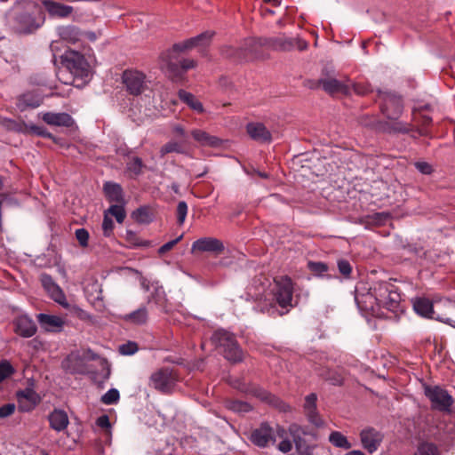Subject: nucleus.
<instances>
[{"mask_svg": "<svg viewBox=\"0 0 455 455\" xmlns=\"http://www.w3.org/2000/svg\"><path fill=\"white\" fill-rule=\"evenodd\" d=\"M48 420L51 428L57 432L66 429L69 423L68 414L64 411L59 409H54L48 415Z\"/></svg>", "mask_w": 455, "mask_h": 455, "instance_id": "25", "label": "nucleus"}, {"mask_svg": "<svg viewBox=\"0 0 455 455\" xmlns=\"http://www.w3.org/2000/svg\"><path fill=\"white\" fill-rule=\"evenodd\" d=\"M395 122L392 124H387L384 130L389 133H409L413 129L412 126L410 124L403 123V122Z\"/></svg>", "mask_w": 455, "mask_h": 455, "instance_id": "37", "label": "nucleus"}, {"mask_svg": "<svg viewBox=\"0 0 455 455\" xmlns=\"http://www.w3.org/2000/svg\"><path fill=\"white\" fill-rule=\"evenodd\" d=\"M66 67L76 76L85 78L89 76L90 69L88 62L83 54L77 51L68 50L62 56Z\"/></svg>", "mask_w": 455, "mask_h": 455, "instance_id": "9", "label": "nucleus"}, {"mask_svg": "<svg viewBox=\"0 0 455 455\" xmlns=\"http://www.w3.org/2000/svg\"><path fill=\"white\" fill-rule=\"evenodd\" d=\"M278 449L283 453H287L291 451L292 443L288 438L282 440V442L278 444Z\"/></svg>", "mask_w": 455, "mask_h": 455, "instance_id": "57", "label": "nucleus"}, {"mask_svg": "<svg viewBox=\"0 0 455 455\" xmlns=\"http://www.w3.org/2000/svg\"><path fill=\"white\" fill-rule=\"evenodd\" d=\"M327 379H329L331 382V384H333L335 386H339L342 384L341 376L339 374H336V373H333L332 376H328Z\"/></svg>", "mask_w": 455, "mask_h": 455, "instance_id": "61", "label": "nucleus"}, {"mask_svg": "<svg viewBox=\"0 0 455 455\" xmlns=\"http://www.w3.org/2000/svg\"><path fill=\"white\" fill-rule=\"evenodd\" d=\"M178 381L179 375L174 368L162 367L151 374L149 386L163 395H170Z\"/></svg>", "mask_w": 455, "mask_h": 455, "instance_id": "5", "label": "nucleus"}, {"mask_svg": "<svg viewBox=\"0 0 455 455\" xmlns=\"http://www.w3.org/2000/svg\"><path fill=\"white\" fill-rule=\"evenodd\" d=\"M188 204L185 201L179 202L176 209L177 222L180 226L183 225L188 214Z\"/></svg>", "mask_w": 455, "mask_h": 455, "instance_id": "44", "label": "nucleus"}, {"mask_svg": "<svg viewBox=\"0 0 455 455\" xmlns=\"http://www.w3.org/2000/svg\"><path fill=\"white\" fill-rule=\"evenodd\" d=\"M172 132L180 137H184L186 135L185 129L180 124H174Z\"/></svg>", "mask_w": 455, "mask_h": 455, "instance_id": "62", "label": "nucleus"}, {"mask_svg": "<svg viewBox=\"0 0 455 455\" xmlns=\"http://www.w3.org/2000/svg\"><path fill=\"white\" fill-rule=\"evenodd\" d=\"M295 47H297L299 51H304L307 48V43L304 40L295 38Z\"/></svg>", "mask_w": 455, "mask_h": 455, "instance_id": "63", "label": "nucleus"}, {"mask_svg": "<svg viewBox=\"0 0 455 455\" xmlns=\"http://www.w3.org/2000/svg\"><path fill=\"white\" fill-rule=\"evenodd\" d=\"M413 308L415 312L427 318H433L434 307L433 303L429 299L427 298H417L413 303Z\"/></svg>", "mask_w": 455, "mask_h": 455, "instance_id": "29", "label": "nucleus"}, {"mask_svg": "<svg viewBox=\"0 0 455 455\" xmlns=\"http://www.w3.org/2000/svg\"><path fill=\"white\" fill-rule=\"evenodd\" d=\"M102 229L105 236H110L114 229V222L107 213H105L103 218Z\"/></svg>", "mask_w": 455, "mask_h": 455, "instance_id": "50", "label": "nucleus"}, {"mask_svg": "<svg viewBox=\"0 0 455 455\" xmlns=\"http://www.w3.org/2000/svg\"><path fill=\"white\" fill-rule=\"evenodd\" d=\"M353 91L358 95H365L370 92V88L367 84L355 83L352 84Z\"/></svg>", "mask_w": 455, "mask_h": 455, "instance_id": "53", "label": "nucleus"}, {"mask_svg": "<svg viewBox=\"0 0 455 455\" xmlns=\"http://www.w3.org/2000/svg\"><path fill=\"white\" fill-rule=\"evenodd\" d=\"M307 268L316 276L331 278V275L327 274L329 271L328 264L321 261H308Z\"/></svg>", "mask_w": 455, "mask_h": 455, "instance_id": "35", "label": "nucleus"}, {"mask_svg": "<svg viewBox=\"0 0 455 455\" xmlns=\"http://www.w3.org/2000/svg\"><path fill=\"white\" fill-rule=\"evenodd\" d=\"M145 168L146 165L139 156H132L126 163V172L131 179H136L141 175Z\"/></svg>", "mask_w": 455, "mask_h": 455, "instance_id": "30", "label": "nucleus"}, {"mask_svg": "<svg viewBox=\"0 0 455 455\" xmlns=\"http://www.w3.org/2000/svg\"><path fill=\"white\" fill-rule=\"evenodd\" d=\"M37 320L42 328L47 331H60L64 325L63 319L57 315L39 314Z\"/></svg>", "mask_w": 455, "mask_h": 455, "instance_id": "24", "label": "nucleus"}, {"mask_svg": "<svg viewBox=\"0 0 455 455\" xmlns=\"http://www.w3.org/2000/svg\"><path fill=\"white\" fill-rule=\"evenodd\" d=\"M214 36L213 31H205L184 42L174 44L172 47L161 54L163 68H166L173 78H180L185 72L196 67L191 59H181L180 52L196 47H207Z\"/></svg>", "mask_w": 455, "mask_h": 455, "instance_id": "1", "label": "nucleus"}, {"mask_svg": "<svg viewBox=\"0 0 455 455\" xmlns=\"http://www.w3.org/2000/svg\"><path fill=\"white\" fill-rule=\"evenodd\" d=\"M382 99L381 112L390 120H397L403 112V101L400 96L392 92L380 95Z\"/></svg>", "mask_w": 455, "mask_h": 455, "instance_id": "10", "label": "nucleus"}, {"mask_svg": "<svg viewBox=\"0 0 455 455\" xmlns=\"http://www.w3.org/2000/svg\"><path fill=\"white\" fill-rule=\"evenodd\" d=\"M44 123L50 125L71 127L74 120L70 115L67 113H44L42 116Z\"/></svg>", "mask_w": 455, "mask_h": 455, "instance_id": "22", "label": "nucleus"}, {"mask_svg": "<svg viewBox=\"0 0 455 455\" xmlns=\"http://www.w3.org/2000/svg\"><path fill=\"white\" fill-rule=\"evenodd\" d=\"M96 424L98 427L103 429L108 430L111 427L109 418L108 415H101L97 419Z\"/></svg>", "mask_w": 455, "mask_h": 455, "instance_id": "55", "label": "nucleus"}, {"mask_svg": "<svg viewBox=\"0 0 455 455\" xmlns=\"http://www.w3.org/2000/svg\"><path fill=\"white\" fill-rule=\"evenodd\" d=\"M360 437L363 447L370 453L376 451L382 441V435L372 427L363 429Z\"/></svg>", "mask_w": 455, "mask_h": 455, "instance_id": "18", "label": "nucleus"}, {"mask_svg": "<svg viewBox=\"0 0 455 455\" xmlns=\"http://www.w3.org/2000/svg\"><path fill=\"white\" fill-rule=\"evenodd\" d=\"M401 297L396 291L395 286L387 282H376L366 294L355 296V301L361 310L379 315V309L387 308L391 312H396L400 307Z\"/></svg>", "mask_w": 455, "mask_h": 455, "instance_id": "2", "label": "nucleus"}, {"mask_svg": "<svg viewBox=\"0 0 455 455\" xmlns=\"http://www.w3.org/2000/svg\"><path fill=\"white\" fill-rule=\"evenodd\" d=\"M15 411L13 403H6L0 407V418H6L12 415Z\"/></svg>", "mask_w": 455, "mask_h": 455, "instance_id": "54", "label": "nucleus"}, {"mask_svg": "<svg viewBox=\"0 0 455 455\" xmlns=\"http://www.w3.org/2000/svg\"><path fill=\"white\" fill-rule=\"evenodd\" d=\"M43 4L49 14L53 17L66 18L73 12L72 6L65 5L51 0L43 1Z\"/></svg>", "mask_w": 455, "mask_h": 455, "instance_id": "27", "label": "nucleus"}, {"mask_svg": "<svg viewBox=\"0 0 455 455\" xmlns=\"http://www.w3.org/2000/svg\"><path fill=\"white\" fill-rule=\"evenodd\" d=\"M43 10L34 2H28L23 10H16L11 20L12 29L20 35L35 33L44 23Z\"/></svg>", "mask_w": 455, "mask_h": 455, "instance_id": "3", "label": "nucleus"}, {"mask_svg": "<svg viewBox=\"0 0 455 455\" xmlns=\"http://www.w3.org/2000/svg\"><path fill=\"white\" fill-rule=\"evenodd\" d=\"M424 394L430 401L433 410L443 413H450L451 411L454 399L446 389L440 386L426 385L424 387Z\"/></svg>", "mask_w": 455, "mask_h": 455, "instance_id": "6", "label": "nucleus"}, {"mask_svg": "<svg viewBox=\"0 0 455 455\" xmlns=\"http://www.w3.org/2000/svg\"><path fill=\"white\" fill-rule=\"evenodd\" d=\"M228 407L235 411H243V412H248V411H251V406L246 403V402H243V401H239V400H234V401H231L229 403V405Z\"/></svg>", "mask_w": 455, "mask_h": 455, "instance_id": "46", "label": "nucleus"}, {"mask_svg": "<svg viewBox=\"0 0 455 455\" xmlns=\"http://www.w3.org/2000/svg\"><path fill=\"white\" fill-rule=\"evenodd\" d=\"M21 101L27 107L36 108L42 103V98L37 94L35 95L31 92H28L22 95Z\"/></svg>", "mask_w": 455, "mask_h": 455, "instance_id": "43", "label": "nucleus"}, {"mask_svg": "<svg viewBox=\"0 0 455 455\" xmlns=\"http://www.w3.org/2000/svg\"><path fill=\"white\" fill-rule=\"evenodd\" d=\"M75 235L81 247L84 248L88 246L90 235L89 232L85 228L76 229Z\"/></svg>", "mask_w": 455, "mask_h": 455, "instance_id": "48", "label": "nucleus"}, {"mask_svg": "<svg viewBox=\"0 0 455 455\" xmlns=\"http://www.w3.org/2000/svg\"><path fill=\"white\" fill-rule=\"evenodd\" d=\"M309 83L310 88H318L319 86H322L323 89L331 95L336 93L348 94L351 90L350 84L331 76L321 78L315 82L310 81Z\"/></svg>", "mask_w": 455, "mask_h": 455, "instance_id": "14", "label": "nucleus"}, {"mask_svg": "<svg viewBox=\"0 0 455 455\" xmlns=\"http://www.w3.org/2000/svg\"><path fill=\"white\" fill-rule=\"evenodd\" d=\"M41 283L44 290L49 293L51 298L65 308H68L69 304L67 302L66 296L60 287L53 281L50 275L43 274L41 275Z\"/></svg>", "mask_w": 455, "mask_h": 455, "instance_id": "15", "label": "nucleus"}, {"mask_svg": "<svg viewBox=\"0 0 455 455\" xmlns=\"http://www.w3.org/2000/svg\"><path fill=\"white\" fill-rule=\"evenodd\" d=\"M138 349L139 347L137 343L132 341H128L127 343L123 344L119 347V352L124 355H132L135 354L138 351Z\"/></svg>", "mask_w": 455, "mask_h": 455, "instance_id": "49", "label": "nucleus"}, {"mask_svg": "<svg viewBox=\"0 0 455 455\" xmlns=\"http://www.w3.org/2000/svg\"><path fill=\"white\" fill-rule=\"evenodd\" d=\"M182 237H183V235H181L179 237H177L176 239L164 243V245H162L159 248L158 253L163 255V254L166 253L167 251H171L182 239Z\"/></svg>", "mask_w": 455, "mask_h": 455, "instance_id": "51", "label": "nucleus"}, {"mask_svg": "<svg viewBox=\"0 0 455 455\" xmlns=\"http://www.w3.org/2000/svg\"><path fill=\"white\" fill-rule=\"evenodd\" d=\"M14 331L23 338H30L36 332L37 327L34 321L27 315L18 316L14 322Z\"/></svg>", "mask_w": 455, "mask_h": 455, "instance_id": "19", "label": "nucleus"}, {"mask_svg": "<svg viewBox=\"0 0 455 455\" xmlns=\"http://www.w3.org/2000/svg\"><path fill=\"white\" fill-rule=\"evenodd\" d=\"M122 82L127 92L133 96H139L148 89L145 74L139 70L127 69L124 71Z\"/></svg>", "mask_w": 455, "mask_h": 455, "instance_id": "8", "label": "nucleus"}, {"mask_svg": "<svg viewBox=\"0 0 455 455\" xmlns=\"http://www.w3.org/2000/svg\"><path fill=\"white\" fill-rule=\"evenodd\" d=\"M105 213L115 217L118 223H122L126 217L124 204H112Z\"/></svg>", "mask_w": 455, "mask_h": 455, "instance_id": "39", "label": "nucleus"}, {"mask_svg": "<svg viewBox=\"0 0 455 455\" xmlns=\"http://www.w3.org/2000/svg\"><path fill=\"white\" fill-rule=\"evenodd\" d=\"M166 294L163 287L155 288L154 291L148 297V302H153L157 307L164 309L166 304Z\"/></svg>", "mask_w": 455, "mask_h": 455, "instance_id": "38", "label": "nucleus"}, {"mask_svg": "<svg viewBox=\"0 0 455 455\" xmlns=\"http://www.w3.org/2000/svg\"><path fill=\"white\" fill-rule=\"evenodd\" d=\"M251 442L260 448H265L275 443L274 428L267 422L253 429L250 436Z\"/></svg>", "mask_w": 455, "mask_h": 455, "instance_id": "13", "label": "nucleus"}, {"mask_svg": "<svg viewBox=\"0 0 455 455\" xmlns=\"http://www.w3.org/2000/svg\"><path fill=\"white\" fill-rule=\"evenodd\" d=\"M274 431H275V438L276 436L283 440L287 438L288 434L283 427L276 425V427H275V429H274Z\"/></svg>", "mask_w": 455, "mask_h": 455, "instance_id": "59", "label": "nucleus"}, {"mask_svg": "<svg viewBox=\"0 0 455 455\" xmlns=\"http://www.w3.org/2000/svg\"><path fill=\"white\" fill-rule=\"evenodd\" d=\"M148 315L147 307L142 306L137 310L125 315L124 320L133 324L141 325L147 323Z\"/></svg>", "mask_w": 455, "mask_h": 455, "instance_id": "31", "label": "nucleus"}, {"mask_svg": "<svg viewBox=\"0 0 455 455\" xmlns=\"http://www.w3.org/2000/svg\"><path fill=\"white\" fill-rule=\"evenodd\" d=\"M263 44L273 50L288 52L295 48V38L284 35L264 37Z\"/></svg>", "mask_w": 455, "mask_h": 455, "instance_id": "20", "label": "nucleus"}, {"mask_svg": "<svg viewBox=\"0 0 455 455\" xmlns=\"http://www.w3.org/2000/svg\"><path fill=\"white\" fill-rule=\"evenodd\" d=\"M179 98L180 100L185 102L188 106H189L193 110L203 113L204 107L202 103L190 92H188L184 90H180L178 92Z\"/></svg>", "mask_w": 455, "mask_h": 455, "instance_id": "32", "label": "nucleus"}, {"mask_svg": "<svg viewBox=\"0 0 455 455\" xmlns=\"http://www.w3.org/2000/svg\"><path fill=\"white\" fill-rule=\"evenodd\" d=\"M57 33L60 41L75 44L81 40L82 33L75 26H61L57 28Z\"/></svg>", "mask_w": 455, "mask_h": 455, "instance_id": "26", "label": "nucleus"}, {"mask_svg": "<svg viewBox=\"0 0 455 455\" xmlns=\"http://www.w3.org/2000/svg\"><path fill=\"white\" fill-rule=\"evenodd\" d=\"M126 240L134 246L144 245L143 243H139V238L137 237L136 234L132 231L127 232Z\"/></svg>", "mask_w": 455, "mask_h": 455, "instance_id": "58", "label": "nucleus"}, {"mask_svg": "<svg viewBox=\"0 0 455 455\" xmlns=\"http://www.w3.org/2000/svg\"><path fill=\"white\" fill-rule=\"evenodd\" d=\"M119 391L116 388L109 389L106 394L101 396V403L107 405L115 404L119 401Z\"/></svg>", "mask_w": 455, "mask_h": 455, "instance_id": "42", "label": "nucleus"}, {"mask_svg": "<svg viewBox=\"0 0 455 455\" xmlns=\"http://www.w3.org/2000/svg\"><path fill=\"white\" fill-rule=\"evenodd\" d=\"M223 243L214 237H204L195 241L192 244V251L214 252L217 254L224 251Z\"/></svg>", "mask_w": 455, "mask_h": 455, "instance_id": "17", "label": "nucleus"}, {"mask_svg": "<svg viewBox=\"0 0 455 455\" xmlns=\"http://www.w3.org/2000/svg\"><path fill=\"white\" fill-rule=\"evenodd\" d=\"M337 266H338V269H339V273L345 278L350 277V275L352 273V266H351V264L349 263L348 260L343 259H339L338 263H337Z\"/></svg>", "mask_w": 455, "mask_h": 455, "instance_id": "47", "label": "nucleus"}, {"mask_svg": "<svg viewBox=\"0 0 455 455\" xmlns=\"http://www.w3.org/2000/svg\"><path fill=\"white\" fill-rule=\"evenodd\" d=\"M263 42L264 37L248 39L240 48L228 47L226 56L238 60L257 59L259 57V48L265 46Z\"/></svg>", "mask_w": 455, "mask_h": 455, "instance_id": "7", "label": "nucleus"}, {"mask_svg": "<svg viewBox=\"0 0 455 455\" xmlns=\"http://www.w3.org/2000/svg\"><path fill=\"white\" fill-rule=\"evenodd\" d=\"M289 433L293 438V442L295 443L297 450L299 452H303L302 451V441L303 440L301 438V435L308 434L307 431L306 430V428L298 424H291L289 427Z\"/></svg>", "mask_w": 455, "mask_h": 455, "instance_id": "34", "label": "nucleus"}, {"mask_svg": "<svg viewBox=\"0 0 455 455\" xmlns=\"http://www.w3.org/2000/svg\"><path fill=\"white\" fill-rule=\"evenodd\" d=\"M134 220L140 224H148L153 221L152 210L148 206H141L132 212Z\"/></svg>", "mask_w": 455, "mask_h": 455, "instance_id": "33", "label": "nucleus"}, {"mask_svg": "<svg viewBox=\"0 0 455 455\" xmlns=\"http://www.w3.org/2000/svg\"><path fill=\"white\" fill-rule=\"evenodd\" d=\"M293 283L291 278L282 277L276 283L274 299L282 308L293 307L292 301Z\"/></svg>", "mask_w": 455, "mask_h": 455, "instance_id": "11", "label": "nucleus"}, {"mask_svg": "<svg viewBox=\"0 0 455 455\" xmlns=\"http://www.w3.org/2000/svg\"><path fill=\"white\" fill-rule=\"evenodd\" d=\"M103 189L107 199L110 203L124 204V191L122 187L114 182L108 181L103 185Z\"/></svg>", "mask_w": 455, "mask_h": 455, "instance_id": "28", "label": "nucleus"}, {"mask_svg": "<svg viewBox=\"0 0 455 455\" xmlns=\"http://www.w3.org/2000/svg\"><path fill=\"white\" fill-rule=\"evenodd\" d=\"M261 398H262L263 400L267 401V402H273V400H274V398H275V397H274L273 395H271L269 393H267V392L263 391V392H262Z\"/></svg>", "mask_w": 455, "mask_h": 455, "instance_id": "64", "label": "nucleus"}, {"mask_svg": "<svg viewBox=\"0 0 455 455\" xmlns=\"http://www.w3.org/2000/svg\"><path fill=\"white\" fill-rule=\"evenodd\" d=\"M414 166L423 174H430L433 172L432 166L427 162H416Z\"/></svg>", "mask_w": 455, "mask_h": 455, "instance_id": "52", "label": "nucleus"}, {"mask_svg": "<svg viewBox=\"0 0 455 455\" xmlns=\"http://www.w3.org/2000/svg\"><path fill=\"white\" fill-rule=\"evenodd\" d=\"M31 130L33 131V132L42 137L52 138V135L50 132H48L43 126L33 125L31 127Z\"/></svg>", "mask_w": 455, "mask_h": 455, "instance_id": "56", "label": "nucleus"}, {"mask_svg": "<svg viewBox=\"0 0 455 455\" xmlns=\"http://www.w3.org/2000/svg\"><path fill=\"white\" fill-rule=\"evenodd\" d=\"M329 442L338 448L348 450L352 444L348 442L347 438L339 431H332L329 435Z\"/></svg>", "mask_w": 455, "mask_h": 455, "instance_id": "36", "label": "nucleus"}, {"mask_svg": "<svg viewBox=\"0 0 455 455\" xmlns=\"http://www.w3.org/2000/svg\"><path fill=\"white\" fill-rule=\"evenodd\" d=\"M387 218H388V215L384 212H378V213H375L373 216L374 221L378 224L385 222L387 220Z\"/></svg>", "mask_w": 455, "mask_h": 455, "instance_id": "60", "label": "nucleus"}, {"mask_svg": "<svg viewBox=\"0 0 455 455\" xmlns=\"http://www.w3.org/2000/svg\"><path fill=\"white\" fill-rule=\"evenodd\" d=\"M317 395L315 393H311L305 397L303 404L304 413L307 420L316 427L323 426L324 421L318 413L317 406Z\"/></svg>", "mask_w": 455, "mask_h": 455, "instance_id": "16", "label": "nucleus"}, {"mask_svg": "<svg viewBox=\"0 0 455 455\" xmlns=\"http://www.w3.org/2000/svg\"><path fill=\"white\" fill-rule=\"evenodd\" d=\"M414 455H440V451L435 444L426 442L419 445Z\"/></svg>", "mask_w": 455, "mask_h": 455, "instance_id": "40", "label": "nucleus"}, {"mask_svg": "<svg viewBox=\"0 0 455 455\" xmlns=\"http://www.w3.org/2000/svg\"><path fill=\"white\" fill-rule=\"evenodd\" d=\"M212 341L228 361L233 363L243 361V352L233 333L223 329L217 330L212 335Z\"/></svg>", "mask_w": 455, "mask_h": 455, "instance_id": "4", "label": "nucleus"}, {"mask_svg": "<svg viewBox=\"0 0 455 455\" xmlns=\"http://www.w3.org/2000/svg\"><path fill=\"white\" fill-rule=\"evenodd\" d=\"M246 132L252 140L261 143L270 142L272 140L270 132L261 123H249Z\"/></svg>", "mask_w": 455, "mask_h": 455, "instance_id": "21", "label": "nucleus"}, {"mask_svg": "<svg viewBox=\"0 0 455 455\" xmlns=\"http://www.w3.org/2000/svg\"><path fill=\"white\" fill-rule=\"evenodd\" d=\"M191 135L202 147L219 148L222 145V140L203 130L195 129L191 132Z\"/></svg>", "mask_w": 455, "mask_h": 455, "instance_id": "23", "label": "nucleus"}, {"mask_svg": "<svg viewBox=\"0 0 455 455\" xmlns=\"http://www.w3.org/2000/svg\"><path fill=\"white\" fill-rule=\"evenodd\" d=\"M14 373V368L7 361L0 363V383Z\"/></svg>", "mask_w": 455, "mask_h": 455, "instance_id": "45", "label": "nucleus"}, {"mask_svg": "<svg viewBox=\"0 0 455 455\" xmlns=\"http://www.w3.org/2000/svg\"><path fill=\"white\" fill-rule=\"evenodd\" d=\"M184 150L181 144L176 141H169L160 149V155L162 157L170 153L182 154Z\"/></svg>", "mask_w": 455, "mask_h": 455, "instance_id": "41", "label": "nucleus"}, {"mask_svg": "<svg viewBox=\"0 0 455 455\" xmlns=\"http://www.w3.org/2000/svg\"><path fill=\"white\" fill-rule=\"evenodd\" d=\"M29 387L23 390H19L16 394L18 409L22 412H28L35 409L40 403L41 398L33 389L34 380L29 379Z\"/></svg>", "mask_w": 455, "mask_h": 455, "instance_id": "12", "label": "nucleus"}]
</instances>
